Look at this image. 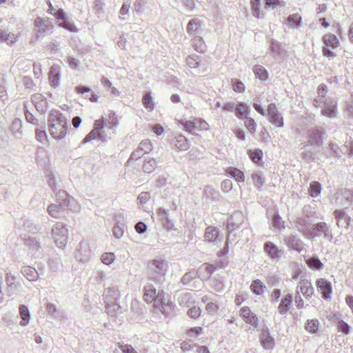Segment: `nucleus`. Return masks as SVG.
<instances>
[{
  "label": "nucleus",
  "instance_id": "13",
  "mask_svg": "<svg viewBox=\"0 0 353 353\" xmlns=\"http://www.w3.org/2000/svg\"><path fill=\"white\" fill-rule=\"evenodd\" d=\"M316 285L318 291H319L322 295V297L328 301L331 299L332 294V286L330 281L321 278L316 280Z\"/></svg>",
  "mask_w": 353,
  "mask_h": 353
},
{
  "label": "nucleus",
  "instance_id": "61",
  "mask_svg": "<svg viewBox=\"0 0 353 353\" xmlns=\"http://www.w3.org/2000/svg\"><path fill=\"white\" fill-rule=\"evenodd\" d=\"M338 330L345 334H348L350 331V326L346 322L340 321L338 323Z\"/></svg>",
  "mask_w": 353,
  "mask_h": 353
},
{
  "label": "nucleus",
  "instance_id": "55",
  "mask_svg": "<svg viewBox=\"0 0 353 353\" xmlns=\"http://www.w3.org/2000/svg\"><path fill=\"white\" fill-rule=\"evenodd\" d=\"M245 125L252 134L255 132L256 123L252 118L246 117L245 118Z\"/></svg>",
  "mask_w": 353,
  "mask_h": 353
},
{
  "label": "nucleus",
  "instance_id": "35",
  "mask_svg": "<svg viewBox=\"0 0 353 353\" xmlns=\"http://www.w3.org/2000/svg\"><path fill=\"white\" fill-rule=\"evenodd\" d=\"M202 24L203 22L199 19H191L188 23L187 31L190 34H195L199 32Z\"/></svg>",
  "mask_w": 353,
  "mask_h": 353
},
{
  "label": "nucleus",
  "instance_id": "36",
  "mask_svg": "<svg viewBox=\"0 0 353 353\" xmlns=\"http://www.w3.org/2000/svg\"><path fill=\"white\" fill-rule=\"evenodd\" d=\"M192 46L196 51L200 53H204L206 50V46L201 37H195L192 39Z\"/></svg>",
  "mask_w": 353,
  "mask_h": 353
},
{
  "label": "nucleus",
  "instance_id": "22",
  "mask_svg": "<svg viewBox=\"0 0 353 353\" xmlns=\"http://www.w3.org/2000/svg\"><path fill=\"white\" fill-rule=\"evenodd\" d=\"M173 143L179 151H185L189 149L190 143L183 135H177L173 139Z\"/></svg>",
  "mask_w": 353,
  "mask_h": 353
},
{
  "label": "nucleus",
  "instance_id": "33",
  "mask_svg": "<svg viewBox=\"0 0 353 353\" xmlns=\"http://www.w3.org/2000/svg\"><path fill=\"white\" fill-rule=\"evenodd\" d=\"M21 273L29 281H36L38 278L37 270L30 266H25L21 268Z\"/></svg>",
  "mask_w": 353,
  "mask_h": 353
},
{
  "label": "nucleus",
  "instance_id": "39",
  "mask_svg": "<svg viewBox=\"0 0 353 353\" xmlns=\"http://www.w3.org/2000/svg\"><path fill=\"white\" fill-rule=\"evenodd\" d=\"M12 134L17 137H21L22 134V121L19 119H15L11 125Z\"/></svg>",
  "mask_w": 353,
  "mask_h": 353
},
{
  "label": "nucleus",
  "instance_id": "51",
  "mask_svg": "<svg viewBox=\"0 0 353 353\" xmlns=\"http://www.w3.org/2000/svg\"><path fill=\"white\" fill-rule=\"evenodd\" d=\"M183 128L189 133L193 134L194 130L198 128L196 119L194 121H184L181 122Z\"/></svg>",
  "mask_w": 353,
  "mask_h": 353
},
{
  "label": "nucleus",
  "instance_id": "18",
  "mask_svg": "<svg viewBox=\"0 0 353 353\" xmlns=\"http://www.w3.org/2000/svg\"><path fill=\"white\" fill-rule=\"evenodd\" d=\"M265 253L272 259L279 260L282 255V252L279 248L273 243L267 241L263 246Z\"/></svg>",
  "mask_w": 353,
  "mask_h": 353
},
{
  "label": "nucleus",
  "instance_id": "29",
  "mask_svg": "<svg viewBox=\"0 0 353 353\" xmlns=\"http://www.w3.org/2000/svg\"><path fill=\"white\" fill-rule=\"evenodd\" d=\"M287 23L293 28L298 29L302 25V17L299 14H290L287 17Z\"/></svg>",
  "mask_w": 353,
  "mask_h": 353
},
{
  "label": "nucleus",
  "instance_id": "14",
  "mask_svg": "<svg viewBox=\"0 0 353 353\" xmlns=\"http://www.w3.org/2000/svg\"><path fill=\"white\" fill-rule=\"evenodd\" d=\"M285 243L290 250L301 252L304 250V244L302 240L297 236L291 234L284 239Z\"/></svg>",
  "mask_w": 353,
  "mask_h": 353
},
{
  "label": "nucleus",
  "instance_id": "46",
  "mask_svg": "<svg viewBox=\"0 0 353 353\" xmlns=\"http://www.w3.org/2000/svg\"><path fill=\"white\" fill-rule=\"evenodd\" d=\"M321 192V185L320 183L317 181H313L310 185L309 192L312 197L318 196Z\"/></svg>",
  "mask_w": 353,
  "mask_h": 353
},
{
  "label": "nucleus",
  "instance_id": "41",
  "mask_svg": "<svg viewBox=\"0 0 353 353\" xmlns=\"http://www.w3.org/2000/svg\"><path fill=\"white\" fill-rule=\"evenodd\" d=\"M32 103L34 104L37 110L44 112L46 101L43 99L41 94L34 95L32 97Z\"/></svg>",
  "mask_w": 353,
  "mask_h": 353
},
{
  "label": "nucleus",
  "instance_id": "42",
  "mask_svg": "<svg viewBox=\"0 0 353 353\" xmlns=\"http://www.w3.org/2000/svg\"><path fill=\"white\" fill-rule=\"evenodd\" d=\"M261 344H262L263 347L265 349L270 350V349H272L274 347V339L269 335L268 333H267V334L263 333L262 334V336L261 338Z\"/></svg>",
  "mask_w": 353,
  "mask_h": 353
},
{
  "label": "nucleus",
  "instance_id": "5",
  "mask_svg": "<svg viewBox=\"0 0 353 353\" xmlns=\"http://www.w3.org/2000/svg\"><path fill=\"white\" fill-rule=\"evenodd\" d=\"M323 236L324 239L332 241L333 235L330 226L325 222H319L312 227V234H310L308 239H314L315 237Z\"/></svg>",
  "mask_w": 353,
  "mask_h": 353
},
{
  "label": "nucleus",
  "instance_id": "60",
  "mask_svg": "<svg viewBox=\"0 0 353 353\" xmlns=\"http://www.w3.org/2000/svg\"><path fill=\"white\" fill-rule=\"evenodd\" d=\"M270 50L272 51V53H274L276 55H280L282 52L279 43L276 40H273L271 42V44L270 46Z\"/></svg>",
  "mask_w": 353,
  "mask_h": 353
},
{
  "label": "nucleus",
  "instance_id": "58",
  "mask_svg": "<svg viewBox=\"0 0 353 353\" xmlns=\"http://www.w3.org/2000/svg\"><path fill=\"white\" fill-rule=\"evenodd\" d=\"M24 114L28 122L37 125V119L28 110L26 103H24Z\"/></svg>",
  "mask_w": 353,
  "mask_h": 353
},
{
  "label": "nucleus",
  "instance_id": "37",
  "mask_svg": "<svg viewBox=\"0 0 353 353\" xmlns=\"http://www.w3.org/2000/svg\"><path fill=\"white\" fill-rule=\"evenodd\" d=\"M250 288L254 294L261 295L264 292L266 287L259 279H256L252 281Z\"/></svg>",
  "mask_w": 353,
  "mask_h": 353
},
{
  "label": "nucleus",
  "instance_id": "47",
  "mask_svg": "<svg viewBox=\"0 0 353 353\" xmlns=\"http://www.w3.org/2000/svg\"><path fill=\"white\" fill-rule=\"evenodd\" d=\"M25 245L29 248L31 251H37L41 248L40 243L34 237H28L25 239Z\"/></svg>",
  "mask_w": 353,
  "mask_h": 353
},
{
  "label": "nucleus",
  "instance_id": "32",
  "mask_svg": "<svg viewBox=\"0 0 353 353\" xmlns=\"http://www.w3.org/2000/svg\"><path fill=\"white\" fill-rule=\"evenodd\" d=\"M253 72L256 78L261 81H265L268 79V72L267 70L261 65H255L253 67Z\"/></svg>",
  "mask_w": 353,
  "mask_h": 353
},
{
  "label": "nucleus",
  "instance_id": "45",
  "mask_svg": "<svg viewBox=\"0 0 353 353\" xmlns=\"http://www.w3.org/2000/svg\"><path fill=\"white\" fill-rule=\"evenodd\" d=\"M204 194L206 196V198L210 199L214 201H218L220 197L219 192H217L211 186L205 187L204 190Z\"/></svg>",
  "mask_w": 353,
  "mask_h": 353
},
{
  "label": "nucleus",
  "instance_id": "2",
  "mask_svg": "<svg viewBox=\"0 0 353 353\" xmlns=\"http://www.w3.org/2000/svg\"><path fill=\"white\" fill-rule=\"evenodd\" d=\"M168 269L167 263L161 259H157L148 263V276L156 283H161L165 279Z\"/></svg>",
  "mask_w": 353,
  "mask_h": 353
},
{
  "label": "nucleus",
  "instance_id": "17",
  "mask_svg": "<svg viewBox=\"0 0 353 353\" xmlns=\"http://www.w3.org/2000/svg\"><path fill=\"white\" fill-rule=\"evenodd\" d=\"M240 315L247 323L257 327L259 323L258 318L251 312L248 307L244 306L241 307L240 310Z\"/></svg>",
  "mask_w": 353,
  "mask_h": 353
},
{
  "label": "nucleus",
  "instance_id": "30",
  "mask_svg": "<svg viewBox=\"0 0 353 353\" xmlns=\"http://www.w3.org/2000/svg\"><path fill=\"white\" fill-rule=\"evenodd\" d=\"M19 314L21 318L20 325L21 326H26L29 323L30 319V313L27 306L21 305L19 307Z\"/></svg>",
  "mask_w": 353,
  "mask_h": 353
},
{
  "label": "nucleus",
  "instance_id": "40",
  "mask_svg": "<svg viewBox=\"0 0 353 353\" xmlns=\"http://www.w3.org/2000/svg\"><path fill=\"white\" fill-rule=\"evenodd\" d=\"M125 228V225L123 223L117 221L112 229L114 236L117 239H121L123 235Z\"/></svg>",
  "mask_w": 353,
  "mask_h": 353
},
{
  "label": "nucleus",
  "instance_id": "9",
  "mask_svg": "<svg viewBox=\"0 0 353 353\" xmlns=\"http://www.w3.org/2000/svg\"><path fill=\"white\" fill-rule=\"evenodd\" d=\"M103 296L108 309L111 306H118L120 292L117 287L112 286L105 289Z\"/></svg>",
  "mask_w": 353,
  "mask_h": 353
},
{
  "label": "nucleus",
  "instance_id": "25",
  "mask_svg": "<svg viewBox=\"0 0 353 353\" xmlns=\"http://www.w3.org/2000/svg\"><path fill=\"white\" fill-rule=\"evenodd\" d=\"M48 3L49 4L50 8L47 10V12L51 14L54 15L57 19H61L62 22L59 24V26L63 28H66L65 14L63 12V10L62 9H59L57 10L55 12H53V11H55V9L53 8L49 0L48 1Z\"/></svg>",
  "mask_w": 353,
  "mask_h": 353
},
{
  "label": "nucleus",
  "instance_id": "59",
  "mask_svg": "<svg viewBox=\"0 0 353 353\" xmlns=\"http://www.w3.org/2000/svg\"><path fill=\"white\" fill-rule=\"evenodd\" d=\"M250 158L255 163H259L262 161L263 153L260 150L250 151Z\"/></svg>",
  "mask_w": 353,
  "mask_h": 353
},
{
  "label": "nucleus",
  "instance_id": "53",
  "mask_svg": "<svg viewBox=\"0 0 353 353\" xmlns=\"http://www.w3.org/2000/svg\"><path fill=\"white\" fill-rule=\"evenodd\" d=\"M305 329L311 333H316L319 329L318 320H307L305 324Z\"/></svg>",
  "mask_w": 353,
  "mask_h": 353
},
{
  "label": "nucleus",
  "instance_id": "23",
  "mask_svg": "<svg viewBox=\"0 0 353 353\" xmlns=\"http://www.w3.org/2000/svg\"><path fill=\"white\" fill-rule=\"evenodd\" d=\"M219 230L216 227L209 226L205 230V237L210 243H216L220 241Z\"/></svg>",
  "mask_w": 353,
  "mask_h": 353
},
{
  "label": "nucleus",
  "instance_id": "7",
  "mask_svg": "<svg viewBox=\"0 0 353 353\" xmlns=\"http://www.w3.org/2000/svg\"><path fill=\"white\" fill-rule=\"evenodd\" d=\"M63 195H61V192H59L56 194L57 199L60 200L59 204H51L48 208V213L54 218H61L64 216L65 214V198H63Z\"/></svg>",
  "mask_w": 353,
  "mask_h": 353
},
{
  "label": "nucleus",
  "instance_id": "43",
  "mask_svg": "<svg viewBox=\"0 0 353 353\" xmlns=\"http://www.w3.org/2000/svg\"><path fill=\"white\" fill-rule=\"evenodd\" d=\"M142 101H143V106L152 111L154 110V101H153V98L151 95V92H147L145 93L143 97V99H142Z\"/></svg>",
  "mask_w": 353,
  "mask_h": 353
},
{
  "label": "nucleus",
  "instance_id": "44",
  "mask_svg": "<svg viewBox=\"0 0 353 353\" xmlns=\"http://www.w3.org/2000/svg\"><path fill=\"white\" fill-rule=\"evenodd\" d=\"M321 114L329 118L334 117L336 114V104H331L325 107L322 109Z\"/></svg>",
  "mask_w": 353,
  "mask_h": 353
},
{
  "label": "nucleus",
  "instance_id": "52",
  "mask_svg": "<svg viewBox=\"0 0 353 353\" xmlns=\"http://www.w3.org/2000/svg\"><path fill=\"white\" fill-rule=\"evenodd\" d=\"M272 225L277 229L284 228V221H282V218L278 212H275L272 218Z\"/></svg>",
  "mask_w": 353,
  "mask_h": 353
},
{
  "label": "nucleus",
  "instance_id": "8",
  "mask_svg": "<svg viewBox=\"0 0 353 353\" xmlns=\"http://www.w3.org/2000/svg\"><path fill=\"white\" fill-rule=\"evenodd\" d=\"M152 150V144L148 139L142 141L136 150H134L130 155L128 163L131 161H136L141 158L145 154H148Z\"/></svg>",
  "mask_w": 353,
  "mask_h": 353
},
{
  "label": "nucleus",
  "instance_id": "15",
  "mask_svg": "<svg viewBox=\"0 0 353 353\" xmlns=\"http://www.w3.org/2000/svg\"><path fill=\"white\" fill-rule=\"evenodd\" d=\"M156 308H158L161 312L165 315H168L172 310V303L166 301L164 298V294H159V298L155 301L154 305Z\"/></svg>",
  "mask_w": 353,
  "mask_h": 353
},
{
  "label": "nucleus",
  "instance_id": "12",
  "mask_svg": "<svg viewBox=\"0 0 353 353\" xmlns=\"http://www.w3.org/2000/svg\"><path fill=\"white\" fill-rule=\"evenodd\" d=\"M268 115L269 121L279 128H282L284 125L283 119L280 115L278 109L274 103H270L268 106Z\"/></svg>",
  "mask_w": 353,
  "mask_h": 353
},
{
  "label": "nucleus",
  "instance_id": "1",
  "mask_svg": "<svg viewBox=\"0 0 353 353\" xmlns=\"http://www.w3.org/2000/svg\"><path fill=\"white\" fill-rule=\"evenodd\" d=\"M48 125L53 138L59 140L65 136L66 117L59 110H52L49 115Z\"/></svg>",
  "mask_w": 353,
  "mask_h": 353
},
{
  "label": "nucleus",
  "instance_id": "21",
  "mask_svg": "<svg viewBox=\"0 0 353 353\" xmlns=\"http://www.w3.org/2000/svg\"><path fill=\"white\" fill-rule=\"evenodd\" d=\"M296 224L299 230L306 237L309 238L310 234H312V228L310 229V223L306 218L300 217L296 220Z\"/></svg>",
  "mask_w": 353,
  "mask_h": 353
},
{
  "label": "nucleus",
  "instance_id": "24",
  "mask_svg": "<svg viewBox=\"0 0 353 353\" xmlns=\"http://www.w3.org/2000/svg\"><path fill=\"white\" fill-rule=\"evenodd\" d=\"M300 292L305 298H310L314 294V288L310 281L307 280H301L300 282Z\"/></svg>",
  "mask_w": 353,
  "mask_h": 353
},
{
  "label": "nucleus",
  "instance_id": "6",
  "mask_svg": "<svg viewBox=\"0 0 353 353\" xmlns=\"http://www.w3.org/2000/svg\"><path fill=\"white\" fill-rule=\"evenodd\" d=\"M52 235L54 239L56 245L64 249L66 246V227L61 222H57L52 229Z\"/></svg>",
  "mask_w": 353,
  "mask_h": 353
},
{
  "label": "nucleus",
  "instance_id": "3",
  "mask_svg": "<svg viewBox=\"0 0 353 353\" xmlns=\"http://www.w3.org/2000/svg\"><path fill=\"white\" fill-rule=\"evenodd\" d=\"M104 120L98 119L94 121L93 129L85 136L82 143H89L94 139L100 140L102 142L107 141L106 137L103 130L104 128Z\"/></svg>",
  "mask_w": 353,
  "mask_h": 353
},
{
  "label": "nucleus",
  "instance_id": "34",
  "mask_svg": "<svg viewBox=\"0 0 353 353\" xmlns=\"http://www.w3.org/2000/svg\"><path fill=\"white\" fill-rule=\"evenodd\" d=\"M249 107L243 102H239L235 108V114L239 119L246 117L249 113Z\"/></svg>",
  "mask_w": 353,
  "mask_h": 353
},
{
  "label": "nucleus",
  "instance_id": "50",
  "mask_svg": "<svg viewBox=\"0 0 353 353\" xmlns=\"http://www.w3.org/2000/svg\"><path fill=\"white\" fill-rule=\"evenodd\" d=\"M116 259L113 252H105L101 256V262L107 265H111Z\"/></svg>",
  "mask_w": 353,
  "mask_h": 353
},
{
  "label": "nucleus",
  "instance_id": "31",
  "mask_svg": "<svg viewBox=\"0 0 353 353\" xmlns=\"http://www.w3.org/2000/svg\"><path fill=\"white\" fill-rule=\"evenodd\" d=\"M323 43L325 46L331 47L332 49H335L339 46V39L336 36L333 34H326L323 37Z\"/></svg>",
  "mask_w": 353,
  "mask_h": 353
},
{
  "label": "nucleus",
  "instance_id": "64",
  "mask_svg": "<svg viewBox=\"0 0 353 353\" xmlns=\"http://www.w3.org/2000/svg\"><path fill=\"white\" fill-rule=\"evenodd\" d=\"M15 276L11 272L6 273V283L9 288L11 289H14L17 288V285L14 283Z\"/></svg>",
  "mask_w": 353,
  "mask_h": 353
},
{
  "label": "nucleus",
  "instance_id": "57",
  "mask_svg": "<svg viewBox=\"0 0 353 353\" xmlns=\"http://www.w3.org/2000/svg\"><path fill=\"white\" fill-rule=\"evenodd\" d=\"M232 86H233V90L236 92H239V93H243L245 89V85L243 83V82L237 79L232 80Z\"/></svg>",
  "mask_w": 353,
  "mask_h": 353
},
{
  "label": "nucleus",
  "instance_id": "48",
  "mask_svg": "<svg viewBox=\"0 0 353 353\" xmlns=\"http://www.w3.org/2000/svg\"><path fill=\"white\" fill-rule=\"evenodd\" d=\"M252 179L255 186H256L259 190L265 183V179L260 172H254L252 174Z\"/></svg>",
  "mask_w": 353,
  "mask_h": 353
},
{
  "label": "nucleus",
  "instance_id": "4",
  "mask_svg": "<svg viewBox=\"0 0 353 353\" xmlns=\"http://www.w3.org/2000/svg\"><path fill=\"white\" fill-rule=\"evenodd\" d=\"M54 26L50 19L37 17L34 21V32L37 37H43L52 31Z\"/></svg>",
  "mask_w": 353,
  "mask_h": 353
},
{
  "label": "nucleus",
  "instance_id": "20",
  "mask_svg": "<svg viewBox=\"0 0 353 353\" xmlns=\"http://www.w3.org/2000/svg\"><path fill=\"white\" fill-rule=\"evenodd\" d=\"M293 301V295L292 294L288 293L285 295L281 300V303L278 306V312L280 314L284 315L285 314L290 306L292 305Z\"/></svg>",
  "mask_w": 353,
  "mask_h": 353
},
{
  "label": "nucleus",
  "instance_id": "10",
  "mask_svg": "<svg viewBox=\"0 0 353 353\" xmlns=\"http://www.w3.org/2000/svg\"><path fill=\"white\" fill-rule=\"evenodd\" d=\"M92 252L90 244L86 241H81L77 248L75 257L82 263H87L90 261Z\"/></svg>",
  "mask_w": 353,
  "mask_h": 353
},
{
  "label": "nucleus",
  "instance_id": "27",
  "mask_svg": "<svg viewBox=\"0 0 353 353\" xmlns=\"http://www.w3.org/2000/svg\"><path fill=\"white\" fill-rule=\"evenodd\" d=\"M49 80L51 85L54 88L58 87L60 84V74L57 66L53 65L49 73Z\"/></svg>",
  "mask_w": 353,
  "mask_h": 353
},
{
  "label": "nucleus",
  "instance_id": "26",
  "mask_svg": "<svg viewBox=\"0 0 353 353\" xmlns=\"http://www.w3.org/2000/svg\"><path fill=\"white\" fill-rule=\"evenodd\" d=\"M226 173L234 180H236L238 183H241L245 181V176L243 172L236 168L229 167L226 169Z\"/></svg>",
  "mask_w": 353,
  "mask_h": 353
},
{
  "label": "nucleus",
  "instance_id": "11",
  "mask_svg": "<svg viewBox=\"0 0 353 353\" xmlns=\"http://www.w3.org/2000/svg\"><path fill=\"white\" fill-rule=\"evenodd\" d=\"M325 134V130L322 127H315L308 130L307 135L310 145L321 146L323 143V135Z\"/></svg>",
  "mask_w": 353,
  "mask_h": 353
},
{
  "label": "nucleus",
  "instance_id": "54",
  "mask_svg": "<svg viewBox=\"0 0 353 353\" xmlns=\"http://www.w3.org/2000/svg\"><path fill=\"white\" fill-rule=\"evenodd\" d=\"M251 6L252 10L253 16L256 18H260V7H261V1L260 0H251Z\"/></svg>",
  "mask_w": 353,
  "mask_h": 353
},
{
  "label": "nucleus",
  "instance_id": "63",
  "mask_svg": "<svg viewBox=\"0 0 353 353\" xmlns=\"http://www.w3.org/2000/svg\"><path fill=\"white\" fill-rule=\"evenodd\" d=\"M130 8V2L128 0L125 1L120 10V14L121 15V19H125V15L128 14Z\"/></svg>",
  "mask_w": 353,
  "mask_h": 353
},
{
  "label": "nucleus",
  "instance_id": "19",
  "mask_svg": "<svg viewBox=\"0 0 353 353\" xmlns=\"http://www.w3.org/2000/svg\"><path fill=\"white\" fill-rule=\"evenodd\" d=\"M335 219L337 221V225L339 228H347L350 222V217L345 213L343 210H336L334 212Z\"/></svg>",
  "mask_w": 353,
  "mask_h": 353
},
{
  "label": "nucleus",
  "instance_id": "49",
  "mask_svg": "<svg viewBox=\"0 0 353 353\" xmlns=\"http://www.w3.org/2000/svg\"><path fill=\"white\" fill-rule=\"evenodd\" d=\"M285 6V3L281 0H265V8H276Z\"/></svg>",
  "mask_w": 353,
  "mask_h": 353
},
{
  "label": "nucleus",
  "instance_id": "16",
  "mask_svg": "<svg viewBox=\"0 0 353 353\" xmlns=\"http://www.w3.org/2000/svg\"><path fill=\"white\" fill-rule=\"evenodd\" d=\"M159 294H164L163 292L157 293L156 288L150 283H147L143 289V297L148 303H154L159 298Z\"/></svg>",
  "mask_w": 353,
  "mask_h": 353
},
{
  "label": "nucleus",
  "instance_id": "28",
  "mask_svg": "<svg viewBox=\"0 0 353 353\" xmlns=\"http://www.w3.org/2000/svg\"><path fill=\"white\" fill-rule=\"evenodd\" d=\"M306 264L309 268L313 270H321L323 268V263L317 256H313L306 260Z\"/></svg>",
  "mask_w": 353,
  "mask_h": 353
},
{
  "label": "nucleus",
  "instance_id": "62",
  "mask_svg": "<svg viewBox=\"0 0 353 353\" xmlns=\"http://www.w3.org/2000/svg\"><path fill=\"white\" fill-rule=\"evenodd\" d=\"M201 310L198 307H192L188 310V314L192 319H197L201 316Z\"/></svg>",
  "mask_w": 353,
  "mask_h": 353
},
{
  "label": "nucleus",
  "instance_id": "38",
  "mask_svg": "<svg viewBox=\"0 0 353 353\" xmlns=\"http://www.w3.org/2000/svg\"><path fill=\"white\" fill-rule=\"evenodd\" d=\"M157 162L154 159H145L143 170L145 173H152L157 168Z\"/></svg>",
  "mask_w": 353,
  "mask_h": 353
},
{
  "label": "nucleus",
  "instance_id": "56",
  "mask_svg": "<svg viewBox=\"0 0 353 353\" xmlns=\"http://www.w3.org/2000/svg\"><path fill=\"white\" fill-rule=\"evenodd\" d=\"M195 272L194 271H190L185 273L181 278V283L184 285H188L190 282L195 278Z\"/></svg>",
  "mask_w": 353,
  "mask_h": 353
}]
</instances>
